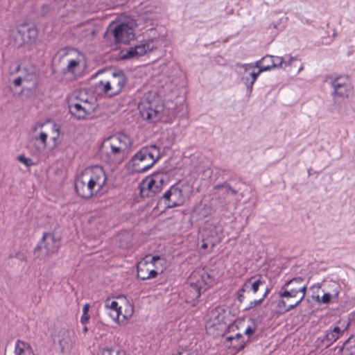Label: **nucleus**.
Masks as SVG:
<instances>
[{
  "mask_svg": "<svg viewBox=\"0 0 355 355\" xmlns=\"http://www.w3.org/2000/svg\"><path fill=\"white\" fill-rule=\"evenodd\" d=\"M296 60H297V58L295 57L290 56L289 60L288 61L284 60L283 64H285L286 66L291 65L292 64L293 61Z\"/></svg>",
  "mask_w": 355,
  "mask_h": 355,
  "instance_id": "nucleus-51",
  "label": "nucleus"
},
{
  "mask_svg": "<svg viewBox=\"0 0 355 355\" xmlns=\"http://www.w3.org/2000/svg\"><path fill=\"white\" fill-rule=\"evenodd\" d=\"M69 113L78 120L84 119L89 114L87 105L80 103H70L69 105Z\"/></svg>",
  "mask_w": 355,
  "mask_h": 355,
  "instance_id": "nucleus-21",
  "label": "nucleus"
},
{
  "mask_svg": "<svg viewBox=\"0 0 355 355\" xmlns=\"http://www.w3.org/2000/svg\"><path fill=\"white\" fill-rule=\"evenodd\" d=\"M20 68H21L20 65H19H19H17V67H16V69H15V73L19 72V71H20Z\"/></svg>",
  "mask_w": 355,
  "mask_h": 355,
  "instance_id": "nucleus-59",
  "label": "nucleus"
},
{
  "mask_svg": "<svg viewBox=\"0 0 355 355\" xmlns=\"http://www.w3.org/2000/svg\"><path fill=\"white\" fill-rule=\"evenodd\" d=\"M160 157L159 148L156 145L146 146L137 152L131 160L128 166H138V163L144 162L153 159H159Z\"/></svg>",
  "mask_w": 355,
  "mask_h": 355,
  "instance_id": "nucleus-8",
  "label": "nucleus"
},
{
  "mask_svg": "<svg viewBox=\"0 0 355 355\" xmlns=\"http://www.w3.org/2000/svg\"><path fill=\"white\" fill-rule=\"evenodd\" d=\"M60 247V239L56 238L54 233L44 232L34 248L33 252L37 257H40L42 248H44L46 250L45 256H50L58 252Z\"/></svg>",
  "mask_w": 355,
  "mask_h": 355,
  "instance_id": "nucleus-7",
  "label": "nucleus"
},
{
  "mask_svg": "<svg viewBox=\"0 0 355 355\" xmlns=\"http://www.w3.org/2000/svg\"><path fill=\"white\" fill-rule=\"evenodd\" d=\"M227 340H229V341H231L230 347H232V343H239V340H236L232 338V336L227 337Z\"/></svg>",
  "mask_w": 355,
  "mask_h": 355,
  "instance_id": "nucleus-57",
  "label": "nucleus"
},
{
  "mask_svg": "<svg viewBox=\"0 0 355 355\" xmlns=\"http://www.w3.org/2000/svg\"><path fill=\"white\" fill-rule=\"evenodd\" d=\"M232 338L236 340H239L238 343H232V348L236 350L243 349L245 345V341L244 340V338L241 334H236L235 336H232Z\"/></svg>",
  "mask_w": 355,
  "mask_h": 355,
  "instance_id": "nucleus-34",
  "label": "nucleus"
},
{
  "mask_svg": "<svg viewBox=\"0 0 355 355\" xmlns=\"http://www.w3.org/2000/svg\"><path fill=\"white\" fill-rule=\"evenodd\" d=\"M47 137H48L47 134L42 132L39 135L38 137H36V139H40L42 141V143L44 144V146H46Z\"/></svg>",
  "mask_w": 355,
  "mask_h": 355,
  "instance_id": "nucleus-45",
  "label": "nucleus"
},
{
  "mask_svg": "<svg viewBox=\"0 0 355 355\" xmlns=\"http://www.w3.org/2000/svg\"><path fill=\"white\" fill-rule=\"evenodd\" d=\"M343 330L336 326L334 328L330 327L329 330L326 331L325 335L318 338L322 343V346L327 348L334 342H336L340 336L343 334Z\"/></svg>",
  "mask_w": 355,
  "mask_h": 355,
  "instance_id": "nucleus-18",
  "label": "nucleus"
},
{
  "mask_svg": "<svg viewBox=\"0 0 355 355\" xmlns=\"http://www.w3.org/2000/svg\"><path fill=\"white\" fill-rule=\"evenodd\" d=\"M177 191L178 193L175 196H171V199L175 200L176 202H178V199L182 196V190L177 187Z\"/></svg>",
  "mask_w": 355,
  "mask_h": 355,
  "instance_id": "nucleus-47",
  "label": "nucleus"
},
{
  "mask_svg": "<svg viewBox=\"0 0 355 355\" xmlns=\"http://www.w3.org/2000/svg\"><path fill=\"white\" fill-rule=\"evenodd\" d=\"M220 241L216 227H212L210 230H205L202 234L201 248L205 250L209 248L211 250Z\"/></svg>",
  "mask_w": 355,
  "mask_h": 355,
  "instance_id": "nucleus-16",
  "label": "nucleus"
},
{
  "mask_svg": "<svg viewBox=\"0 0 355 355\" xmlns=\"http://www.w3.org/2000/svg\"><path fill=\"white\" fill-rule=\"evenodd\" d=\"M263 302V298H260L259 300H253V301H251L248 305V307H246L244 311H250V309H252V308L257 306H259L260 304H261V303Z\"/></svg>",
  "mask_w": 355,
  "mask_h": 355,
  "instance_id": "nucleus-39",
  "label": "nucleus"
},
{
  "mask_svg": "<svg viewBox=\"0 0 355 355\" xmlns=\"http://www.w3.org/2000/svg\"><path fill=\"white\" fill-rule=\"evenodd\" d=\"M226 187H228V189L231 190L232 193L236 194V191L234 189H232L230 186H226Z\"/></svg>",
  "mask_w": 355,
  "mask_h": 355,
  "instance_id": "nucleus-60",
  "label": "nucleus"
},
{
  "mask_svg": "<svg viewBox=\"0 0 355 355\" xmlns=\"http://www.w3.org/2000/svg\"><path fill=\"white\" fill-rule=\"evenodd\" d=\"M352 340H353V342H352V346L355 348V337H354V338H352Z\"/></svg>",
  "mask_w": 355,
  "mask_h": 355,
  "instance_id": "nucleus-62",
  "label": "nucleus"
},
{
  "mask_svg": "<svg viewBox=\"0 0 355 355\" xmlns=\"http://www.w3.org/2000/svg\"><path fill=\"white\" fill-rule=\"evenodd\" d=\"M89 309V304H85L83 306V313H88Z\"/></svg>",
  "mask_w": 355,
  "mask_h": 355,
  "instance_id": "nucleus-56",
  "label": "nucleus"
},
{
  "mask_svg": "<svg viewBox=\"0 0 355 355\" xmlns=\"http://www.w3.org/2000/svg\"><path fill=\"white\" fill-rule=\"evenodd\" d=\"M99 87H101L102 91L103 93L110 97L114 96L116 94H112V87L110 80L104 83L103 81H100L99 83Z\"/></svg>",
  "mask_w": 355,
  "mask_h": 355,
  "instance_id": "nucleus-33",
  "label": "nucleus"
},
{
  "mask_svg": "<svg viewBox=\"0 0 355 355\" xmlns=\"http://www.w3.org/2000/svg\"><path fill=\"white\" fill-rule=\"evenodd\" d=\"M178 193L177 191V187L173 185L168 191H166L163 197L164 205L166 208H173L180 205L179 202H176L175 200L171 199V196H175Z\"/></svg>",
  "mask_w": 355,
  "mask_h": 355,
  "instance_id": "nucleus-24",
  "label": "nucleus"
},
{
  "mask_svg": "<svg viewBox=\"0 0 355 355\" xmlns=\"http://www.w3.org/2000/svg\"><path fill=\"white\" fill-rule=\"evenodd\" d=\"M324 294L321 297L318 295L315 299L316 302L326 304L331 302H337L340 291L339 284L336 282H331L327 285L324 284Z\"/></svg>",
  "mask_w": 355,
  "mask_h": 355,
  "instance_id": "nucleus-10",
  "label": "nucleus"
},
{
  "mask_svg": "<svg viewBox=\"0 0 355 355\" xmlns=\"http://www.w3.org/2000/svg\"><path fill=\"white\" fill-rule=\"evenodd\" d=\"M123 300H124V311H122V313L121 314V316H122V320H126L129 318H130L134 312V307L133 305L131 304L125 297H123Z\"/></svg>",
  "mask_w": 355,
  "mask_h": 355,
  "instance_id": "nucleus-31",
  "label": "nucleus"
},
{
  "mask_svg": "<svg viewBox=\"0 0 355 355\" xmlns=\"http://www.w3.org/2000/svg\"><path fill=\"white\" fill-rule=\"evenodd\" d=\"M304 278L294 277L281 287L277 301V308L281 313H285L297 306L304 299L306 285H302Z\"/></svg>",
  "mask_w": 355,
  "mask_h": 355,
  "instance_id": "nucleus-1",
  "label": "nucleus"
},
{
  "mask_svg": "<svg viewBox=\"0 0 355 355\" xmlns=\"http://www.w3.org/2000/svg\"><path fill=\"white\" fill-rule=\"evenodd\" d=\"M160 260L161 258L159 256H146L145 258L137 264V277L141 280L149 279V275H148V272L150 263H152V265L155 266L156 263Z\"/></svg>",
  "mask_w": 355,
  "mask_h": 355,
  "instance_id": "nucleus-13",
  "label": "nucleus"
},
{
  "mask_svg": "<svg viewBox=\"0 0 355 355\" xmlns=\"http://www.w3.org/2000/svg\"><path fill=\"white\" fill-rule=\"evenodd\" d=\"M264 60H262V58L259 60L257 61L255 63L252 64V67H259L260 69L262 67L261 64H263Z\"/></svg>",
  "mask_w": 355,
  "mask_h": 355,
  "instance_id": "nucleus-49",
  "label": "nucleus"
},
{
  "mask_svg": "<svg viewBox=\"0 0 355 355\" xmlns=\"http://www.w3.org/2000/svg\"><path fill=\"white\" fill-rule=\"evenodd\" d=\"M18 160L21 163L24 164L26 166H29L33 164L32 159L26 157L24 155H20L17 157Z\"/></svg>",
  "mask_w": 355,
  "mask_h": 355,
  "instance_id": "nucleus-40",
  "label": "nucleus"
},
{
  "mask_svg": "<svg viewBox=\"0 0 355 355\" xmlns=\"http://www.w3.org/2000/svg\"><path fill=\"white\" fill-rule=\"evenodd\" d=\"M113 36L116 44H126L134 40L135 34L132 23H121L114 28L110 26L105 35Z\"/></svg>",
  "mask_w": 355,
  "mask_h": 355,
  "instance_id": "nucleus-4",
  "label": "nucleus"
},
{
  "mask_svg": "<svg viewBox=\"0 0 355 355\" xmlns=\"http://www.w3.org/2000/svg\"><path fill=\"white\" fill-rule=\"evenodd\" d=\"M89 313H83L82 314V316L80 318V322L83 324H86L87 323V322L89 321Z\"/></svg>",
  "mask_w": 355,
  "mask_h": 355,
  "instance_id": "nucleus-46",
  "label": "nucleus"
},
{
  "mask_svg": "<svg viewBox=\"0 0 355 355\" xmlns=\"http://www.w3.org/2000/svg\"><path fill=\"white\" fill-rule=\"evenodd\" d=\"M270 292V288L269 287H266L265 292L261 297V298H263V300H264L266 298V297L268 296V295L269 294Z\"/></svg>",
  "mask_w": 355,
  "mask_h": 355,
  "instance_id": "nucleus-54",
  "label": "nucleus"
},
{
  "mask_svg": "<svg viewBox=\"0 0 355 355\" xmlns=\"http://www.w3.org/2000/svg\"><path fill=\"white\" fill-rule=\"evenodd\" d=\"M114 352L113 347H105L101 349L100 355H113Z\"/></svg>",
  "mask_w": 355,
  "mask_h": 355,
  "instance_id": "nucleus-42",
  "label": "nucleus"
},
{
  "mask_svg": "<svg viewBox=\"0 0 355 355\" xmlns=\"http://www.w3.org/2000/svg\"><path fill=\"white\" fill-rule=\"evenodd\" d=\"M89 34L92 35V36L94 35L95 31L94 29H92V28L89 29V30H85V34L84 35L87 36Z\"/></svg>",
  "mask_w": 355,
  "mask_h": 355,
  "instance_id": "nucleus-55",
  "label": "nucleus"
},
{
  "mask_svg": "<svg viewBox=\"0 0 355 355\" xmlns=\"http://www.w3.org/2000/svg\"><path fill=\"white\" fill-rule=\"evenodd\" d=\"M262 60H264L262 67H269L268 71L274 68L282 67L284 63L283 58L270 55L263 57Z\"/></svg>",
  "mask_w": 355,
  "mask_h": 355,
  "instance_id": "nucleus-25",
  "label": "nucleus"
},
{
  "mask_svg": "<svg viewBox=\"0 0 355 355\" xmlns=\"http://www.w3.org/2000/svg\"><path fill=\"white\" fill-rule=\"evenodd\" d=\"M240 67H242L245 71H247L249 68L252 67V63L250 64H240Z\"/></svg>",
  "mask_w": 355,
  "mask_h": 355,
  "instance_id": "nucleus-50",
  "label": "nucleus"
},
{
  "mask_svg": "<svg viewBox=\"0 0 355 355\" xmlns=\"http://www.w3.org/2000/svg\"><path fill=\"white\" fill-rule=\"evenodd\" d=\"M115 352L116 355H127L126 352L121 348H119Z\"/></svg>",
  "mask_w": 355,
  "mask_h": 355,
  "instance_id": "nucleus-53",
  "label": "nucleus"
},
{
  "mask_svg": "<svg viewBox=\"0 0 355 355\" xmlns=\"http://www.w3.org/2000/svg\"><path fill=\"white\" fill-rule=\"evenodd\" d=\"M352 338H348L340 349L343 355H355V348L352 346Z\"/></svg>",
  "mask_w": 355,
  "mask_h": 355,
  "instance_id": "nucleus-32",
  "label": "nucleus"
},
{
  "mask_svg": "<svg viewBox=\"0 0 355 355\" xmlns=\"http://www.w3.org/2000/svg\"><path fill=\"white\" fill-rule=\"evenodd\" d=\"M157 44L158 40L156 38L148 40L141 44L121 49L119 51V58L122 60L138 58L148 51L157 48Z\"/></svg>",
  "mask_w": 355,
  "mask_h": 355,
  "instance_id": "nucleus-3",
  "label": "nucleus"
},
{
  "mask_svg": "<svg viewBox=\"0 0 355 355\" xmlns=\"http://www.w3.org/2000/svg\"><path fill=\"white\" fill-rule=\"evenodd\" d=\"M79 61L77 60H71L68 65L65 69H63V71L64 73H73L75 71V69L78 67L79 65Z\"/></svg>",
  "mask_w": 355,
  "mask_h": 355,
  "instance_id": "nucleus-35",
  "label": "nucleus"
},
{
  "mask_svg": "<svg viewBox=\"0 0 355 355\" xmlns=\"http://www.w3.org/2000/svg\"><path fill=\"white\" fill-rule=\"evenodd\" d=\"M185 288L186 299L185 301L187 304H190L191 306H195L199 302V298L203 293L199 288H196L194 286H191L187 284Z\"/></svg>",
  "mask_w": 355,
  "mask_h": 355,
  "instance_id": "nucleus-22",
  "label": "nucleus"
},
{
  "mask_svg": "<svg viewBox=\"0 0 355 355\" xmlns=\"http://www.w3.org/2000/svg\"><path fill=\"white\" fill-rule=\"evenodd\" d=\"M265 284L260 275L252 276L246 279L242 285L241 288L237 291V300L240 303H242L245 300L244 293L252 291L253 293H257L261 286Z\"/></svg>",
  "mask_w": 355,
  "mask_h": 355,
  "instance_id": "nucleus-9",
  "label": "nucleus"
},
{
  "mask_svg": "<svg viewBox=\"0 0 355 355\" xmlns=\"http://www.w3.org/2000/svg\"><path fill=\"white\" fill-rule=\"evenodd\" d=\"M141 116L151 122L159 121L164 111V103L155 92H149L144 94L138 105Z\"/></svg>",
  "mask_w": 355,
  "mask_h": 355,
  "instance_id": "nucleus-2",
  "label": "nucleus"
},
{
  "mask_svg": "<svg viewBox=\"0 0 355 355\" xmlns=\"http://www.w3.org/2000/svg\"><path fill=\"white\" fill-rule=\"evenodd\" d=\"M303 69V67L302 66L301 67H300L298 71L300 72V71H302Z\"/></svg>",
  "mask_w": 355,
  "mask_h": 355,
  "instance_id": "nucleus-64",
  "label": "nucleus"
},
{
  "mask_svg": "<svg viewBox=\"0 0 355 355\" xmlns=\"http://www.w3.org/2000/svg\"><path fill=\"white\" fill-rule=\"evenodd\" d=\"M22 80L23 79L21 77H17L14 80L13 83L16 87H19L21 85Z\"/></svg>",
  "mask_w": 355,
  "mask_h": 355,
  "instance_id": "nucleus-48",
  "label": "nucleus"
},
{
  "mask_svg": "<svg viewBox=\"0 0 355 355\" xmlns=\"http://www.w3.org/2000/svg\"><path fill=\"white\" fill-rule=\"evenodd\" d=\"M114 147L121 150V152L128 156L129 149L132 145V141L129 136L122 132H117L109 136L105 139Z\"/></svg>",
  "mask_w": 355,
  "mask_h": 355,
  "instance_id": "nucleus-12",
  "label": "nucleus"
},
{
  "mask_svg": "<svg viewBox=\"0 0 355 355\" xmlns=\"http://www.w3.org/2000/svg\"><path fill=\"white\" fill-rule=\"evenodd\" d=\"M83 333L85 334L88 331L87 327L86 326H85L83 329Z\"/></svg>",
  "mask_w": 355,
  "mask_h": 355,
  "instance_id": "nucleus-61",
  "label": "nucleus"
},
{
  "mask_svg": "<svg viewBox=\"0 0 355 355\" xmlns=\"http://www.w3.org/2000/svg\"><path fill=\"white\" fill-rule=\"evenodd\" d=\"M291 298H289L288 300H287L286 299V301L287 302V305L290 304H292V303H294L296 300H291Z\"/></svg>",
  "mask_w": 355,
  "mask_h": 355,
  "instance_id": "nucleus-58",
  "label": "nucleus"
},
{
  "mask_svg": "<svg viewBox=\"0 0 355 355\" xmlns=\"http://www.w3.org/2000/svg\"><path fill=\"white\" fill-rule=\"evenodd\" d=\"M225 310L221 306H216L211 311V317L217 323L220 324L224 322L225 318Z\"/></svg>",
  "mask_w": 355,
  "mask_h": 355,
  "instance_id": "nucleus-29",
  "label": "nucleus"
},
{
  "mask_svg": "<svg viewBox=\"0 0 355 355\" xmlns=\"http://www.w3.org/2000/svg\"><path fill=\"white\" fill-rule=\"evenodd\" d=\"M174 175L171 173V169L169 166H166L164 167H162L156 170L154 173L150 175H147L146 178H155L157 176H166L167 178H171Z\"/></svg>",
  "mask_w": 355,
  "mask_h": 355,
  "instance_id": "nucleus-30",
  "label": "nucleus"
},
{
  "mask_svg": "<svg viewBox=\"0 0 355 355\" xmlns=\"http://www.w3.org/2000/svg\"><path fill=\"white\" fill-rule=\"evenodd\" d=\"M241 80L245 85L247 87V94L250 96L253 89V85L254 83H251L250 76H243L241 78Z\"/></svg>",
  "mask_w": 355,
  "mask_h": 355,
  "instance_id": "nucleus-37",
  "label": "nucleus"
},
{
  "mask_svg": "<svg viewBox=\"0 0 355 355\" xmlns=\"http://www.w3.org/2000/svg\"><path fill=\"white\" fill-rule=\"evenodd\" d=\"M269 67H261L257 72H252L249 74L251 78V83H254L261 73L268 71Z\"/></svg>",
  "mask_w": 355,
  "mask_h": 355,
  "instance_id": "nucleus-38",
  "label": "nucleus"
},
{
  "mask_svg": "<svg viewBox=\"0 0 355 355\" xmlns=\"http://www.w3.org/2000/svg\"><path fill=\"white\" fill-rule=\"evenodd\" d=\"M331 85L334 88L333 95L335 97L347 98L352 94V87L347 78L337 77Z\"/></svg>",
  "mask_w": 355,
  "mask_h": 355,
  "instance_id": "nucleus-11",
  "label": "nucleus"
},
{
  "mask_svg": "<svg viewBox=\"0 0 355 355\" xmlns=\"http://www.w3.org/2000/svg\"><path fill=\"white\" fill-rule=\"evenodd\" d=\"M54 343H58L61 353L64 354L71 348L72 342L69 331L67 329L62 328L56 332L53 338Z\"/></svg>",
  "mask_w": 355,
  "mask_h": 355,
  "instance_id": "nucleus-14",
  "label": "nucleus"
},
{
  "mask_svg": "<svg viewBox=\"0 0 355 355\" xmlns=\"http://www.w3.org/2000/svg\"><path fill=\"white\" fill-rule=\"evenodd\" d=\"M98 155L102 161L114 164L121 163L127 157L121 149L114 147L105 139L99 147Z\"/></svg>",
  "mask_w": 355,
  "mask_h": 355,
  "instance_id": "nucleus-6",
  "label": "nucleus"
},
{
  "mask_svg": "<svg viewBox=\"0 0 355 355\" xmlns=\"http://www.w3.org/2000/svg\"><path fill=\"white\" fill-rule=\"evenodd\" d=\"M105 309L107 315L114 321L119 322L123 306L118 302L107 299L105 301Z\"/></svg>",
  "mask_w": 355,
  "mask_h": 355,
  "instance_id": "nucleus-20",
  "label": "nucleus"
},
{
  "mask_svg": "<svg viewBox=\"0 0 355 355\" xmlns=\"http://www.w3.org/2000/svg\"><path fill=\"white\" fill-rule=\"evenodd\" d=\"M147 180L143 179L139 185V194L142 198H152L160 190L159 186L155 185V179H150L149 182H147Z\"/></svg>",
  "mask_w": 355,
  "mask_h": 355,
  "instance_id": "nucleus-17",
  "label": "nucleus"
},
{
  "mask_svg": "<svg viewBox=\"0 0 355 355\" xmlns=\"http://www.w3.org/2000/svg\"><path fill=\"white\" fill-rule=\"evenodd\" d=\"M86 178H107L104 168L100 165H93L85 168L81 173Z\"/></svg>",
  "mask_w": 355,
  "mask_h": 355,
  "instance_id": "nucleus-23",
  "label": "nucleus"
},
{
  "mask_svg": "<svg viewBox=\"0 0 355 355\" xmlns=\"http://www.w3.org/2000/svg\"><path fill=\"white\" fill-rule=\"evenodd\" d=\"M228 175V174H227V171H223V174H221V175Z\"/></svg>",
  "mask_w": 355,
  "mask_h": 355,
  "instance_id": "nucleus-63",
  "label": "nucleus"
},
{
  "mask_svg": "<svg viewBox=\"0 0 355 355\" xmlns=\"http://www.w3.org/2000/svg\"><path fill=\"white\" fill-rule=\"evenodd\" d=\"M214 277L204 268L195 270L187 279V284L194 286L203 293L214 284Z\"/></svg>",
  "mask_w": 355,
  "mask_h": 355,
  "instance_id": "nucleus-5",
  "label": "nucleus"
},
{
  "mask_svg": "<svg viewBox=\"0 0 355 355\" xmlns=\"http://www.w3.org/2000/svg\"><path fill=\"white\" fill-rule=\"evenodd\" d=\"M87 188L89 190V192L92 193V196L98 192L102 187V185L98 186V189L95 190V187H96V182L94 179H89V182L86 183Z\"/></svg>",
  "mask_w": 355,
  "mask_h": 355,
  "instance_id": "nucleus-36",
  "label": "nucleus"
},
{
  "mask_svg": "<svg viewBox=\"0 0 355 355\" xmlns=\"http://www.w3.org/2000/svg\"><path fill=\"white\" fill-rule=\"evenodd\" d=\"M110 81L112 87V94H119L127 83V78L121 70H117L112 73Z\"/></svg>",
  "mask_w": 355,
  "mask_h": 355,
  "instance_id": "nucleus-19",
  "label": "nucleus"
},
{
  "mask_svg": "<svg viewBox=\"0 0 355 355\" xmlns=\"http://www.w3.org/2000/svg\"><path fill=\"white\" fill-rule=\"evenodd\" d=\"M256 330L255 324H253V326H248L247 329L245 331V334L248 335L249 337L252 335Z\"/></svg>",
  "mask_w": 355,
  "mask_h": 355,
  "instance_id": "nucleus-44",
  "label": "nucleus"
},
{
  "mask_svg": "<svg viewBox=\"0 0 355 355\" xmlns=\"http://www.w3.org/2000/svg\"><path fill=\"white\" fill-rule=\"evenodd\" d=\"M158 159H153L151 160H147L144 162L138 163V166H128V170L134 173H139L146 171L148 169L151 168L153 165L157 162Z\"/></svg>",
  "mask_w": 355,
  "mask_h": 355,
  "instance_id": "nucleus-28",
  "label": "nucleus"
},
{
  "mask_svg": "<svg viewBox=\"0 0 355 355\" xmlns=\"http://www.w3.org/2000/svg\"><path fill=\"white\" fill-rule=\"evenodd\" d=\"M15 355H35L33 349L28 343L17 340L15 347Z\"/></svg>",
  "mask_w": 355,
  "mask_h": 355,
  "instance_id": "nucleus-26",
  "label": "nucleus"
},
{
  "mask_svg": "<svg viewBox=\"0 0 355 355\" xmlns=\"http://www.w3.org/2000/svg\"><path fill=\"white\" fill-rule=\"evenodd\" d=\"M75 189L77 194L83 198L87 199L92 196V193L89 192L83 179H75Z\"/></svg>",
  "mask_w": 355,
  "mask_h": 355,
  "instance_id": "nucleus-27",
  "label": "nucleus"
},
{
  "mask_svg": "<svg viewBox=\"0 0 355 355\" xmlns=\"http://www.w3.org/2000/svg\"><path fill=\"white\" fill-rule=\"evenodd\" d=\"M153 266L152 263H150V266H148V275H149V279L155 278L158 275V272L153 268Z\"/></svg>",
  "mask_w": 355,
  "mask_h": 355,
  "instance_id": "nucleus-43",
  "label": "nucleus"
},
{
  "mask_svg": "<svg viewBox=\"0 0 355 355\" xmlns=\"http://www.w3.org/2000/svg\"><path fill=\"white\" fill-rule=\"evenodd\" d=\"M76 98L77 100H79L80 102L84 103V104H85V105H89V101H88V99H87V98L84 99L83 98H80V97H78V96H76Z\"/></svg>",
  "mask_w": 355,
  "mask_h": 355,
  "instance_id": "nucleus-52",
  "label": "nucleus"
},
{
  "mask_svg": "<svg viewBox=\"0 0 355 355\" xmlns=\"http://www.w3.org/2000/svg\"><path fill=\"white\" fill-rule=\"evenodd\" d=\"M14 258H16L21 261H25V262L27 261L26 254L23 251L17 252L14 255Z\"/></svg>",
  "mask_w": 355,
  "mask_h": 355,
  "instance_id": "nucleus-41",
  "label": "nucleus"
},
{
  "mask_svg": "<svg viewBox=\"0 0 355 355\" xmlns=\"http://www.w3.org/2000/svg\"><path fill=\"white\" fill-rule=\"evenodd\" d=\"M17 34L21 36L23 43H32L37 37V30L33 24H22L18 28Z\"/></svg>",
  "mask_w": 355,
  "mask_h": 355,
  "instance_id": "nucleus-15",
  "label": "nucleus"
}]
</instances>
